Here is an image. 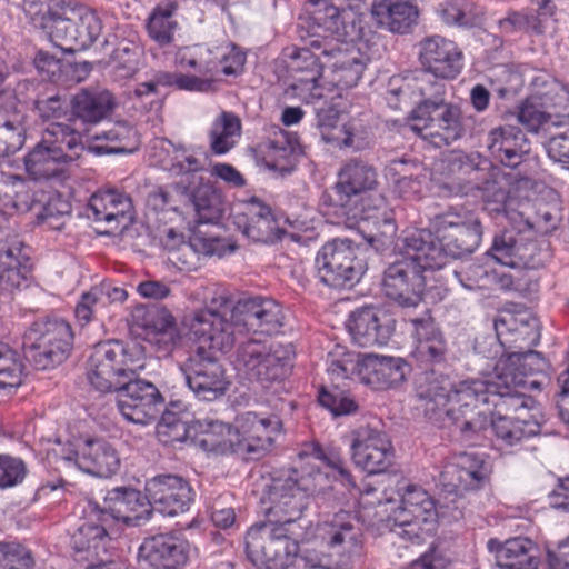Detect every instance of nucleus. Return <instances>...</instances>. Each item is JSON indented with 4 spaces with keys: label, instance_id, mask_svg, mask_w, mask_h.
Returning a JSON list of instances; mask_svg holds the SVG:
<instances>
[{
    "label": "nucleus",
    "instance_id": "obj_38",
    "mask_svg": "<svg viewBox=\"0 0 569 569\" xmlns=\"http://www.w3.org/2000/svg\"><path fill=\"white\" fill-rule=\"evenodd\" d=\"M536 242L509 230L493 238L488 254L498 263L510 268H536Z\"/></svg>",
    "mask_w": 569,
    "mask_h": 569
},
{
    "label": "nucleus",
    "instance_id": "obj_18",
    "mask_svg": "<svg viewBox=\"0 0 569 569\" xmlns=\"http://www.w3.org/2000/svg\"><path fill=\"white\" fill-rule=\"evenodd\" d=\"M177 63L201 74H214L219 71L226 76H236L243 70L246 54L234 44L226 43L209 48L202 44L187 47L178 51Z\"/></svg>",
    "mask_w": 569,
    "mask_h": 569
},
{
    "label": "nucleus",
    "instance_id": "obj_32",
    "mask_svg": "<svg viewBox=\"0 0 569 569\" xmlns=\"http://www.w3.org/2000/svg\"><path fill=\"white\" fill-rule=\"evenodd\" d=\"M188 541L170 535L146 538L139 548V560L152 569H182L189 559Z\"/></svg>",
    "mask_w": 569,
    "mask_h": 569
},
{
    "label": "nucleus",
    "instance_id": "obj_64",
    "mask_svg": "<svg viewBox=\"0 0 569 569\" xmlns=\"http://www.w3.org/2000/svg\"><path fill=\"white\" fill-rule=\"evenodd\" d=\"M440 14L442 20L450 26L469 27L475 23L476 19V13L466 0L446 4L440 10Z\"/></svg>",
    "mask_w": 569,
    "mask_h": 569
},
{
    "label": "nucleus",
    "instance_id": "obj_28",
    "mask_svg": "<svg viewBox=\"0 0 569 569\" xmlns=\"http://www.w3.org/2000/svg\"><path fill=\"white\" fill-rule=\"evenodd\" d=\"M396 243L401 250L402 259L419 273L442 269L449 261L448 253L439 237L430 231L417 230Z\"/></svg>",
    "mask_w": 569,
    "mask_h": 569
},
{
    "label": "nucleus",
    "instance_id": "obj_58",
    "mask_svg": "<svg viewBox=\"0 0 569 569\" xmlns=\"http://www.w3.org/2000/svg\"><path fill=\"white\" fill-rule=\"evenodd\" d=\"M318 401L335 417L351 415L358 410L355 399L338 388L332 390L322 388L319 392Z\"/></svg>",
    "mask_w": 569,
    "mask_h": 569
},
{
    "label": "nucleus",
    "instance_id": "obj_53",
    "mask_svg": "<svg viewBox=\"0 0 569 569\" xmlns=\"http://www.w3.org/2000/svg\"><path fill=\"white\" fill-rule=\"evenodd\" d=\"M439 79L441 78L433 74V72L423 69L413 78L412 82L407 83V88L421 98L419 103L432 102L440 104L445 102L446 84Z\"/></svg>",
    "mask_w": 569,
    "mask_h": 569
},
{
    "label": "nucleus",
    "instance_id": "obj_4",
    "mask_svg": "<svg viewBox=\"0 0 569 569\" xmlns=\"http://www.w3.org/2000/svg\"><path fill=\"white\" fill-rule=\"evenodd\" d=\"M76 508L80 510L81 515L77 532L73 535V550L78 555L87 552L86 557H73L76 562L98 557L100 551L106 552V545L109 540L107 526L112 519L131 526H140L151 515L148 495L126 487L109 490L104 496L103 508L89 498L79 500Z\"/></svg>",
    "mask_w": 569,
    "mask_h": 569
},
{
    "label": "nucleus",
    "instance_id": "obj_49",
    "mask_svg": "<svg viewBox=\"0 0 569 569\" xmlns=\"http://www.w3.org/2000/svg\"><path fill=\"white\" fill-rule=\"evenodd\" d=\"M177 9L176 2L170 0L161 1L148 19L147 29L149 36L160 46H167L173 39V32L178 26L173 19Z\"/></svg>",
    "mask_w": 569,
    "mask_h": 569
},
{
    "label": "nucleus",
    "instance_id": "obj_56",
    "mask_svg": "<svg viewBox=\"0 0 569 569\" xmlns=\"http://www.w3.org/2000/svg\"><path fill=\"white\" fill-rule=\"evenodd\" d=\"M531 312L525 308L503 309L497 315L493 327L496 330L497 339L500 343H510L515 339L510 338V332H513L520 325L530 319Z\"/></svg>",
    "mask_w": 569,
    "mask_h": 569
},
{
    "label": "nucleus",
    "instance_id": "obj_57",
    "mask_svg": "<svg viewBox=\"0 0 569 569\" xmlns=\"http://www.w3.org/2000/svg\"><path fill=\"white\" fill-rule=\"evenodd\" d=\"M452 274L467 289L488 288L497 279L496 272H490L486 267L477 262H468L458 270H452Z\"/></svg>",
    "mask_w": 569,
    "mask_h": 569
},
{
    "label": "nucleus",
    "instance_id": "obj_47",
    "mask_svg": "<svg viewBox=\"0 0 569 569\" xmlns=\"http://www.w3.org/2000/svg\"><path fill=\"white\" fill-rule=\"evenodd\" d=\"M101 31L102 22L93 10L73 6V52L89 49Z\"/></svg>",
    "mask_w": 569,
    "mask_h": 569
},
{
    "label": "nucleus",
    "instance_id": "obj_40",
    "mask_svg": "<svg viewBox=\"0 0 569 569\" xmlns=\"http://www.w3.org/2000/svg\"><path fill=\"white\" fill-rule=\"evenodd\" d=\"M492 158L501 164L516 168L529 152V142L520 129L506 126L492 129L487 139Z\"/></svg>",
    "mask_w": 569,
    "mask_h": 569
},
{
    "label": "nucleus",
    "instance_id": "obj_25",
    "mask_svg": "<svg viewBox=\"0 0 569 569\" xmlns=\"http://www.w3.org/2000/svg\"><path fill=\"white\" fill-rule=\"evenodd\" d=\"M78 209V216H86L96 223L104 227L101 233L112 234L124 228L132 218V201L129 196L116 191L107 190L93 193L83 211Z\"/></svg>",
    "mask_w": 569,
    "mask_h": 569
},
{
    "label": "nucleus",
    "instance_id": "obj_16",
    "mask_svg": "<svg viewBox=\"0 0 569 569\" xmlns=\"http://www.w3.org/2000/svg\"><path fill=\"white\" fill-rule=\"evenodd\" d=\"M448 258H460L472 253L480 244L482 228L480 219L462 207H451L432 220Z\"/></svg>",
    "mask_w": 569,
    "mask_h": 569
},
{
    "label": "nucleus",
    "instance_id": "obj_2",
    "mask_svg": "<svg viewBox=\"0 0 569 569\" xmlns=\"http://www.w3.org/2000/svg\"><path fill=\"white\" fill-rule=\"evenodd\" d=\"M283 320L282 308L277 301L257 297L234 302L224 289L219 288L207 299L204 308L193 312L191 329L226 353L233 348L238 335L244 331L276 335L281 331Z\"/></svg>",
    "mask_w": 569,
    "mask_h": 569
},
{
    "label": "nucleus",
    "instance_id": "obj_27",
    "mask_svg": "<svg viewBox=\"0 0 569 569\" xmlns=\"http://www.w3.org/2000/svg\"><path fill=\"white\" fill-rule=\"evenodd\" d=\"M427 277L419 273L409 262L398 260L383 274L385 295L402 308H415L422 301Z\"/></svg>",
    "mask_w": 569,
    "mask_h": 569
},
{
    "label": "nucleus",
    "instance_id": "obj_34",
    "mask_svg": "<svg viewBox=\"0 0 569 569\" xmlns=\"http://www.w3.org/2000/svg\"><path fill=\"white\" fill-rule=\"evenodd\" d=\"M268 501L270 507L267 512L274 517L272 522L289 528L306 509L307 495L297 480L289 477L286 480L272 481L268 491Z\"/></svg>",
    "mask_w": 569,
    "mask_h": 569
},
{
    "label": "nucleus",
    "instance_id": "obj_42",
    "mask_svg": "<svg viewBox=\"0 0 569 569\" xmlns=\"http://www.w3.org/2000/svg\"><path fill=\"white\" fill-rule=\"evenodd\" d=\"M496 442L501 450H512L521 447L522 443L539 435L541 426L533 418L521 415L515 417H495L490 420Z\"/></svg>",
    "mask_w": 569,
    "mask_h": 569
},
{
    "label": "nucleus",
    "instance_id": "obj_55",
    "mask_svg": "<svg viewBox=\"0 0 569 569\" xmlns=\"http://www.w3.org/2000/svg\"><path fill=\"white\" fill-rule=\"evenodd\" d=\"M103 138L110 142H117L116 146L97 147L98 153H131L138 147L137 131L124 123H116L109 130L103 132Z\"/></svg>",
    "mask_w": 569,
    "mask_h": 569
},
{
    "label": "nucleus",
    "instance_id": "obj_22",
    "mask_svg": "<svg viewBox=\"0 0 569 569\" xmlns=\"http://www.w3.org/2000/svg\"><path fill=\"white\" fill-rule=\"evenodd\" d=\"M234 451L261 455L267 451L273 437L281 430L277 415L263 411H246L234 420Z\"/></svg>",
    "mask_w": 569,
    "mask_h": 569
},
{
    "label": "nucleus",
    "instance_id": "obj_50",
    "mask_svg": "<svg viewBox=\"0 0 569 569\" xmlns=\"http://www.w3.org/2000/svg\"><path fill=\"white\" fill-rule=\"evenodd\" d=\"M199 432L202 435L200 443L209 450L234 451V430L220 420L206 418L198 421Z\"/></svg>",
    "mask_w": 569,
    "mask_h": 569
},
{
    "label": "nucleus",
    "instance_id": "obj_39",
    "mask_svg": "<svg viewBox=\"0 0 569 569\" xmlns=\"http://www.w3.org/2000/svg\"><path fill=\"white\" fill-rule=\"evenodd\" d=\"M487 548L496 555L500 569H538V548L529 538L516 537L503 542L491 538Z\"/></svg>",
    "mask_w": 569,
    "mask_h": 569
},
{
    "label": "nucleus",
    "instance_id": "obj_48",
    "mask_svg": "<svg viewBox=\"0 0 569 569\" xmlns=\"http://www.w3.org/2000/svg\"><path fill=\"white\" fill-rule=\"evenodd\" d=\"M301 462L305 460H316L322 462L330 471L326 476H331L336 481L341 482L347 489L355 488L356 483L342 457L335 452L323 451L318 445L309 443L298 453ZM310 463V461H308Z\"/></svg>",
    "mask_w": 569,
    "mask_h": 569
},
{
    "label": "nucleus",
    "instance_id": "obj_43",
    "mask_svg": "<svg viewBox=\"0 0 569 569\" xmlns=\"http://www.w3.org/2000/svg\"><path fill=\"white\" fill-rule=\"evenodd\" d=\"M371 13L379 26L397 33L408 32L419 16L418 8L411 0L375 1Z\"/></svg>",
    "mask_w": 569,
    "mask_h": 569
},
{
    "label": "nucleus",
    "instance_id": "obj_26",
    "mask_svg": "<svg viewBox=\"0 0 569 569\" xmlns=\"http://www.w3.org/2000/svg\"><path fill=\"white\" fill-rule=\"evenodd\" d=\"M144 489L151 509L164 516L172 517L186 512L194 499L191 486L183 478L173 475L153 477L146 482Z\"/></svg>",
    "mask_w": 569,
    "mask_h": 569
},
{
    "label": "nucleus",
    "instance_id": "obj_11",
    "mask_svg": "<svg viewBox=\"0 0 569 569\" xmlns=\"http://www.w3.org/2000/svg\"><path fill=\"white\" fill-rule=\"evenodd\" d=\"M316 269L320 281L328 287H352L367 269L366 249L350 239H335L318 251Z\"/></svg>",
    "mask_w": 569,
    "mask_h": 569
},
{
    "label": "nucleus",
    "instance_id": "obj_9",
    "mask_svg": "<svg viewBox=\"0 0 569 569\" xmlns=\"http://www.w3.org/2000/svg\"><path fill=\"white\" fill-rule=\"evenodd\" d=\"M192 320L193 312L184 318L183 326L189 339L198 343V347L179 365V368L194 396L200 400L212 401L222 397L229 386L224 370L214 356L216 351H222L193 333Z\"/></svg>",
    "mask_w": 569,
    "mask_h": 569
},
{
    "label": "nucleus",
    "instance_id": "obj_13",
    "mask_svg": "<svg viewBox=\"0 0 569 569\" xmlns=\"http://www.w3.org/2000/svg\"><path fill=\"white\" fill-rule=\"evenodd\" d=\"M293 357L291 343L267 347L259 340L249 339L239 345L234 363L249 379L267 383L286 378L292 368Z\"/></svg>",
    "mask_w": 569,
    "mask_h": 569
},
{
    "label": "nucleus",
    "instance_id": "obj_46",
    "mask_svg": "<svg viewBox=\"0 0 569 569\" xmlns=\"http://www.w3.org/2000/svg\"><path fill=\"white\" fill-rule=\"evenodd\" d=\"M241 137V120L229 111L221 112L209 130V146L214 154L228 153Z\"/></svg>",
    "mask_w": 569,
    "mask_h": 569
},
{
    "label": "nucleus",
    "instance_id": "obj_1",
    "mask_svg": "<svg viewBox=\"0 0 569 569\" xmlns=\"http://www.w3.org/2000/svg\"><path fill=\"white\" fill-rule=\"evenodd\" d=\"M525 390L513 385L509 375L495 373L488 379L452 383L446 377L427 373L418 380L417 399L430 420L451 421L459 426L465 440L476 443L489 423V416L532 418L529 410L533 399Z\"/></svg>",
    "mask_w": 569,
    "mask_h": 569
},
{
    "label": "nucleus",
    "instance_id": "obj_8",
    "mask_svg": "<svg viewBox=\"0 0 569 569\" xmlns=\"http://www.w3.org/2000/svg\"><path fill=\"white\" fill-rule=\"evenodd\" d=\"M71 128L51 123L40 142L24 157V167L33 181L50 182L54 187H67L71 177Z\"/></svg>",
    "mask_w": 569,
    "mask_h": 569
},
{
    "label": "nucleus",
    "instance_id": "obj_54",
    "mask_svg": "<svg viewBox=\"0 0 569 569\" xmlns=\"http://www.w3.org/2000/svg\"><path fill=\"white\" fill-rule=\"evenodd\" d=\"M329 143L340 149H352L359 151L368 147L369 133L357 120L341 123V128L329 137Z\"/></svg>",
    "mask_w": 569,
    "mask_h": 569
},
{
    "label": "nucleus",
    "instance_id": "obj_37",
    "mask_svg": "<svg viewBox=\"0 0 569 569\" xmlns=\"http://www.w3.org/2000/svg\"><path fill=\"white\" fill-rule=\"evenodd\" d=\"M236 224L242 234L253 242L272 243L282 236L271 208L258 198H251L246 203L243 212L237 217Z\"/></svg>",
    "mask_w": 569,
    "mask_h": 569
},
{
    "label": "nucleus",
    "instance_id": "obj_30",
    "mask_svg": "<svg viewBox=\"0 0 569 569\" xmlns=\"http://www.w3.org/2000/svg\"><path fill=\"white\" fill-rule=\"evenodd\" d=\"M419 61L441 79H453L462 69V53L457 44L440 36L427 37L419 42Z\"/></svg>",
    "mask_w": 569,
    "mask_h": 569
},
{
    "label": "nucleus",
    "instance_id": "obj_51",
    "mask_svg": "<svg viewBox=\"0 0 569 569\" xmlns=\"http://www.w3.org/2000/svg\"><path fill=\"white\" fill-rule=\"evenodd\" d=\"M412 169H417V164L406 159H393L386 168V174L393 182L395 190L403 198L416 197L421 192V181L413 177Z\"/></svg>",
    "mask_w": 569,
    "mask_h": 569
},
{
    "label": "nucleus",
    "instance_id": "obj_6",
    "mask_svg": "<svg viewBox=\"0 0 569 569\" xmlns=\"http://www.w3.org/2000/svg\"><path fill=\"white\" fill-rule=\"evenodd\" d=\"M410 370V365L401 357L351 351L330 355L327 367L333 383L358 379L376 390L398 388Z\"/></svg>",
    "mask_w": 569,
    "mask_h": 569
},
{
    "label": "nucleus",
    "instance_id": "obj_36",
    "mask_svg": "<svg viewBox=\"0 0 569 569\" xmlns=\"http://www.w3.org/2000/svg\"><path fill=\"white\" fill-rule=\"evenodd\" d=\"M488 475L489 469L483 458L473 452H463L455 462L445 467L441 481L449 491L461 495L463 491L481 488Z\"/></svg>",
    "mask_w": 569,
    "mask_h": 569
},
{
    "label": "nucleus",
    "instance_id": "obj_19",
    "mask_svg": "<svg viewBox=\"0 0 569 569\" xmlns=\"http://www.w3.org/2000/svg\"><path fill=\"white\" fill-rule=\"evenodd\" d=\"M117 407L121 416L136 425H149L154 421L163 406V397L158 388L134 376L124 380L119 388Z\"/></svg>",
    "mask_w": 569,
    "mask_h": 569
},
{
    "label": "nucleus",
    "instance_id": "obj_20",
    "mask_svg": "<svg viewBox=\"0 0 569 569\" xmlns=\"http://www.w3.org/2000/svg\"><path fill=\"white\" fill-rule=\"evenodd\" d=\"M409 322L412 326L411 335L415 340L412 357L419 367L423 369L416 379L415 391L417 392L418 380L422 376L432 373L436 377H445L442 373H437L433 368L447 362L449 349L442 331L430 316L428 309L425 310L421 317L412 318ZM446 378L448 377L446 376Z\"/></svg>",
    "mask_w": 569,
    "mask_h": 569
},
{
    "label": "nucleus",
    "instance_id": "obj_7",
    "mask_svg": "<svg viewBox=\"0 0 569 569\" xmlns=\"http://www.w3.org/2000/svg\"><path fill=\"white\" fill-rule=\"evenodd\" d=\"M221 194L210 184L200 183L193 188L174 184L158 188L147 198V207L169 220L181 218L188 224L211 223L222 212Z\"/></svg>",
    "mask_w": 569,
    "mask_h": 569
},
{
    "label": "nucleus",
    "instance_id": "obj_12",
    "mask_svg": "<svg viewBox=\"0 0 569 569\" xmlns=\"http://www.w3.org/2000/svg\"><path fill=\"white\" fill-rule=\"evenodd\" d=\"M143 366L134 358V350L118 340L98 343L88 360L87 377L100 392H111L133 377Z\"/></svg>",
    "mask_w": 569,
    "mask_h": 569
},
{
    "label": "nucleus",
    "instance_id": "obj_45",
    "mask_svg": "<svg viewBox=\"0 0 569 569\" xmlns=\"http://www.w3.org/2000/svg\"><path fill=\"white\" fill-rule=\"evenodd\" d=\"M114 107L113 96L107 90H82L73 97V122L97 123L104 119Z\"/></svg>",
    "mask_w": 569,
    "mask_h": 569
},
{
    "label": "nucleus",
    "instance_id": "obj_24",
    "mask_svg": "<svg viewBox=\"0 0 569 569\" xmlns=\"http://www.w3.org/2000/svg\"><path fill=\"white\" fill-rule=\"evenodd\" d=\"M399 490L401 491V506L391 515L396 527H412L419 522H430L447 516L455 520L462 517V511L458 507H455L450 513H448V506L437 507L432 497L417 485L410 483Z\"/></svg>",
    "mask_w": 569,
    "mask_h": 569
},
{
    "label": "nucleus",
    "instance_id": "obj_41",
    "mask_svg": "<svg viewBox=\"0 0 569 569\" xmlns=\"http://www.w3.org/2000/svg\"><path fill=\"white\" fill-rule=\"evenodd\" d=\"M27 136V116L12 96L0 104V157H8L19 151Z\"/></svg>",
    "mask_w": 569,
    "mask_h": 569
},
{
    "label": "nucleus",
    "instance_id": "obj_62",
    "mask_svg": "<svg viewBox=\"0 0 569 569\" xmlns=\"http://www.w3.org/2000/svg\"><path fill=\"white\" fill-rule=\"evenodd\" d=\"M540 323L539 320L531 313L523 325L521 323L518 329L510 332V338L515 339L510 343H500L507 348H518L520 351L526 348L535 347L540 341Z\"/></svg>",
    "mask_w": 569,
    "mask_h": 569
},
{
    "label": "nucleus",
    "instance_id": "obj_63",
    "mask_svg": "<svg viewBox=\"0 0 569 569\" xmlns=\"http://www.w3.org/2000/svg\"><path fill=\"white\" fill-rule=\"evenodd\" d=\"M113 73L117 79H129L138 71L137 50L129 47H119L113 51Z\"/></svg>",
    "mask_w": 569,
    "mask_h": 569
},
{
    "label": "nucleus",
    "instance_id": "obj_61",
    "mask_svg": "<svg viewBox=\"0 0 569 569\" xmlns=\"http://www.w3.org/2000/svg\"><path fill=\"white\" fill-rule=\"evenodd\" d=\"M61 4L62 0H23V11L31 23L41 29L49 26L50 16H53Z\"/></svg>",
    "mask_w": 569,
    "mask_h": 569
},
{
    "label": "nucleus",
    "instance_id": "obj_14",
    "mask_svg": "<svg viewBox=\"0 0 569 569\" xmlns=\"http://www.w3.org/2000/svg\"><path fill=\"white\" fill-rule=\"evenodd\" d=\"M71 329L68 322L57 319L33 322L23 336V353L37 369L46 370L67 358L68 338Z\"/></svg>",
    "mask_w": 569,
    "mask_h": 569
},
{
    "label": "nucleus",
    "instance_id": "obj_21",
    "mask_svg": "<svg viewBox=\"0 0 569 569\" xmlns=\"http://www.w3.org/2000/svg\"><path fill=\"white\" fill-rule=\"evenodd\" d=\"M352 460L369 473L385 472L395 457L388 435L378 425H363L352 432Z\"/></svg>",
    "mask_w": 569,
    "mask_h": 569
},
{
    "label": "nucleus",
    "instance_id": "obj_3",
    "mask_svg": "<svg viewBox=\"0 0 569 569\" xmlns=\"http://www.w3.org/2000/svg\"><path fill=\"white\" fill-rule=\"evenodd\" d=\"M379 184L377 169L362 159H350L341 166L333 186L331 204L340 209L348 218L365 221L371 226L369 234L366 236L368 243L376 251L389 249L396 240L397 224L392 209L381 194L362 206L358 211L352 208L357 198L373 191Z\"/></svg>",
    "mask_w": 569,
    "mask_h": 569
},
{
    "label": "nucleus",
    "instance_id": "obj_15",
    "mask_svg": "<svg viewBox=\"0 0 569 569\" xmlns=\"http://www.w3.org/2000/svg\"><path fill=\"white\" fill-rule=\"evenodd\" d=\"M410 128L437 147L448 146L466 132L460 107L450 102L418 103L412 111Z\"/></svg>",
    "mask_w": 569,
    "mask_h": 569
},
{
    "label": "nucleus",
    "instance_id": "obj_59",
    "mask_svg": "<svg viewBox=\"0 0 569 569\" xmlns=\"http://www.w3.org/2000/svg\"><path fill=\"white\" fill-rule=\"evenodd\" d=\"M0 569H33L28 549L18 542H0Z\"/></svg>",
    "mask_w": 569,
    "mask_h": 569
},
{
    "label": "nucleus",
    "instance_id": "obj_52",
    "mask_svg": "<svg viewBox=\"0 0 569 569\" xmlns=\"http://www.w3.org/2000/svg\"><path fill=\"white\" fill-rule=\"evenodd\" d=\"M483 164L487 161L479 154H459L455 156L449 161V168L452 173H458V180H465L468 183V189H480L481 183L485 180L480 177L485 170Z\"/></svg>",
    "mask_w": 569,
    "mask_h": 569
},
{
    "label": "nucleus",
    "instance_id": "obj_60",
    "mask_svg": "<svg viewBox=\"0 0 569 569\" xmlns=\"http://www.w3.org/2000/svg\"><path fill=\"white\" fill-rule=\"evenodd\" d=\"M27 473V465L22 459L0 455V489H8L22 483Z\"/></svg>",
    "mask_w": 569,
    "mask_h": 569
},
{
    "label": "nucleus",
    "instance_id": "obj_23",
    "mask_svg": "<svg viewBox=\"0 0 569 569\" xmlns=\"http://www.w3.org/2000/svg\"><path fill=\"white\" fill-rule=\"evenodd\" d=\"M131 326L142 330L144 337L162 355H169L181 341L176 318L164 307L138 305L131 311Z\"/></svg>",
    "mask_w": 569,
    "mask_h": 569
},
{
    "label": "nucleus",
    "instance_id": "obj_35",
    "mask_svg": "<svg viewBox=\"0 0 569 569\" xmlns=\"http://www.w3.org/2000/svg\"><path fill=\"white\" fill-rule=\"evenodd\" d=\"M73 447H76L73 462L86 473L109 478L120 468L117 450L103 440L78 439Z\"/></svg>",
    "mask_w": 569,
    "mask_h": 569
},
{
    "label": "nucleus",
    "instance_id": "obj_44",
    "mask_svg": "<svg viewBox=\"0 0 569 569\" xmlns=\"http://www.w3.org/2000/svg\"><path fill=\"white\" fill-rule=\"evenodd\" d=\"M18 244L0 246V290L13 291L27 280L30 268Z\"/></svg>",
    "mask_w": 569,
    "mask_h": 569
},
{
    "label": "nucleus",
    "instance_id": "obj_5",
    "mask_svg": "<svg viewBox=\"0 0 569 569\" xmlns=\"http://www.w3.org/2000/svg\"><path fill=\"white\" fill-rule=\"evenodd\" d=\"M312 20L302 33L308 42L319 50L327 61V79L333 87L345 90L360 81L367 66L366 56L353 44L345 41L347 36L340 10L327 0L312 2Z\"/></svg>",
    "mask_w": 569,
    "mask_h": 569
},
{
    "label": "nucleus",
    "instance_id": "obj_17",
    "mask_svg": "<svg viewBox=\"0 0 569 569\" xmlns=\"http://www.w3.org/2000/svg\"><path fill=\"white\" fill-rule=\"evenodd\" d=\"M161 246L171 254V260L180 263L181 268L196 269L200 256H217L219 258L236 250V244L228 239L194 233L188 241L181 232L173 228L164 230L160 238Z\"/></svg>",
    "mask_w": 569,
    "mask_h": 569
},
{
    "label": "nucleus",
    "instance_id": "obj_29",
    "mask_svg": "<svg viewBox=\"0 0 569 569\" xmlns=\"http://www.w3.org/2000/svg\"><path fill=\"white\" fill-rule=\"evenodd\" d=\"M319 536L339 556L352 558L361 553V529L350 512L340 510L326 518L319 526Z\"/></svg>",
    "mask_w": 569,
    "mask_h": 569
},
{
    "label": "nucleus",
    "instance_id": "obj_31",
    "mask_svg": "<svg viewBox=\"0 0 569 569\" xmlns=\"http://www.w3.org/2000/svg\"><path fill=\"white\" fill-rule=\"evenodd\" d=\"M548 361L538 351H515L500 361L496 373L509 375V380L526 390L540 389L547 379Z\"/></svg>",
    "mask_w": 569,
    "mask_h": 569
},
{
    "label": "nucleus",
    "instance_id": "obj_33",
    "mask_svg": "<svg viewBox=\"0 0 569 569\" xmlns=\"http://www.w3.org/2000/svg\"><path fill=\"white\" fill-rule=\"evenodd\" d=\"M347 326L353 341L363 348L387 345L393 332L390 317L373 307L355 310Z\"/></svg>",
    "mask_w": 569,
    "mask_h": 569
},
{
    "label": "nucleus",
    "instance_id": "obj_10",
    "mask_svg": "<svg viewBox=\"0 0 569 569\" xmlns=\"http://www.w3.org/2000/svg\"><path fill=\"white\" fill-rule=\"evenodd\" d=\"M244 545L248 559L264 569H284L299 552V545L289 528L272 520L250 527Z\"/></svg>",
    "mask_w": 569,
    "mask_h": 569
}]
</instances>
